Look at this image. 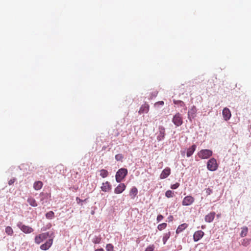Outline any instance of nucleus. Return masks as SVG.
Instances as JSON below:
<instances>
[{
	"mask_svg": "<svg viewBox=\"0 0 251 251\" xmlns=\"http://www.w3.org/2000/svg\"><path fill=\"white\" fill-rule=\"evenodd\" d=\"M127 170L126 168L120 169L116 174V180L117 182H121L127 174Z\"/></svg>",
	"mask_w": 251,
	"mask_h": 251,
	"instance_id": "nucleus-1",
	"label": "nucleus"
},
{
	"mask_svg": "<svg viewBox=\"0 0 251 251\" xmlns=\"http://www.w3.org/2000/svg\"><path fill=\"white\" fill-rule=\"evenodd\" d=\"M213 152L210 150L204 149L201 150L198 153V156L201 159H205L209 158L212 155Z\"/></svg>",
	"mask_w": 251,
	"mask_h": 251,
	"instance_id": "nucleus-2",
	"label": "nucleus"
},
{
	"mask_svg": "<svg viewBox=\"0 0 251 251\" xmlns=\"http://www.w3.org/2000/svg\"><path fill=\"white\" fill-rule=\"evenodd\" d=\"M218 168V164L216 159L212 158L207 162V168L210 171H215Z\"/></svg>",
	"mask_w": 251,
	"mask_h": 251,
	"instance_id": "nucleus-3",
	"label": "nucleus"
},
{
	"mask_svg": "<svg viewBox=\"0 0 251 251\" xmlns=\"http://www.w3.org/2000/svg\"><path fill=\"white\" fill-rule=\"evenodd\" d=\"M17 226L25 233H30L34 231L31 227L23 225L21 222H19Z\"/></svg>",
	"mask_w": 251,
	"mask_h": 251,
	"instance_id": "nucleus-4",
	"label": "nucleus"
},
{
	"mask_svg": "<svg viewBox=\"0 0 251 251\" xmlns=\"http://www.w3.org/2000/svg\"><path fill=\"white\" fill-rule=\"evenodd\" d=\"M172 122L176 126H180L183 123V119L181 114L179 113H177L176 114H175L174 116Z\"/></svg>",
	"mask_w": 251,
	"mask_h": 251,
	"instance_id": "nucleus-5",
	"label": "nucleus"
},
{
	"mask_svg": "<svg viewBox=\"0 0 251 251\" xmlns=\"http://www.w3.org/2000/svg\"><path fill=\"white\" fill-rule=\"evenodd\" d=\"M48 237H50L49 235V232L42 233L37 235L35 237V242L37 244H40L43 240L47 239Z\"/></svg>",
	"mask_w": 251,
	"mask_h": 251,
	"instance_id": "nucleus-6",
	"label": "nucleus"
},
{
	"mask_svg": "<svg viewBox=\"0 0 251 251\" xmlns=\"http://www.w3.org/2000/svg\"><path fill=\"white\" fill-rule=\"evenodd\" d=\"M195 201V199L191 196H187L183 199L182 204L184 206H188L192 204Z\"/></svg>",
	"mask_w": 251,
	"mask_h": 251,
	"instance_id": "nucleus-7",
	"label": "nucleus"
},
{
	"mask_svg": "<svg viewBox=\"0 0 251 251\" xmlns=\"http://www.w3.org/2000/svg\"><path fill=\"white\" fill-rule=\"evenodd\" d=\"M222 115L224 119L227 121L230 119L231 116L230 111L228 108L225 107L223 109L222 111Z\"/></svg>",
	"mask_w": 251,
	"mask_h": 251,
	"instance_id": "nucleus-8",
	"label": "nucleus"
},
{
	"mask_svg": "<svg viewBox=\"0 0 251 251\" xmlns=\"http://www.w3.org/2000/svg\"><path fill=\"white\" fill-rule=\"evenodd\" d=\"M126 188V186L124 183L119 184L114 189L115 194H121L124 192Z\"/></svg>",
	"mask_w": 251,
	"mask_h": 251,
	"instance_id": "nucleus-9",
	"label": "nucleus"
},
{
	"mask_svg": "<svg viewBox=\"0 0 251 251\" xmlns=\"http://www.w3.org/2000/svg\"><path fill=\"white\" fill-rule=\"evenodd\" d=\"M171 174V169L169 167L165 168L160 175L161 179H164L167 178Z\"/></svg>",
	"mask_w": 251,
	"mask_h": 251,
	"instance_id": "nucleus-10",
	"label": "nucleus"
},
{
	"mask_svg": "<svg viewBox=\"0 0 251 251\" xmlns=\"http://www.w3.org/2000/svg\"><path fill=\"white\" fill-rule=\"evenodd\" d=\"M204 235V232L201 230H198L196 231L193 235V239L194 241L197 242L200 240Z\"/></svg>",
	"mask_w": 251,
	"mask_h": 251,
	"instance_id": "nucleus-11",
	"label": "nucleus"
},
{
	"mask_svg": "<svg viewBox=\"0 0 251 251\" xmlns=\"http://www.w3.org/2000/svg\"><path fill=\"white\" fill-rule=\"evenodd\" d=\"M53 239L51 238L48 240L45 243L42 244L40 246V248L42 250H48L51 245L52 244Z\"/></svg>",
	"mask_w": 251,
	"mask_h": 251,
	"instance_id": "nucleus-12",
	"label": "nucleus"
},
{
	"mask_svg": "<svg viewBox=\"0 0 251 251\" xmlns=\"http://www.w3.org/2000/svg\"><path fill=\"white\" fill-rule=\"evenodd\" d=\"M159 133L157 137V139L158 141H161L164 139L165 136V128L163 126H159Z\"/></svg>",
	"mask_w": 251,
	"mask_h": 251,
	"instance_id": "nucleus-13",
	"label": "nucleus"
},
{
	"mask_svg": "<svg viewBox=\"0 0 251 251\" xmlns=\"http://www.w3.org/2000/svg\"><path fill=\"white\" fill-rule=\"evenodd\" d=\"M215 214L214 212H211L207 214L204 218L205 221L207 223L212 222L215 218Z\"/></svg>",
	"mask_w": 251,
	"mask_h": 251,
	"instance_id": "nucleus-14",
	"label": "nucleus"
},
{
	"mask_svg": "<svg viewBox=\"0 0 251 251\" xmlns=\"http://www.w3.org/2000/svg\"><path fill=\"white\" fill-rule=\"evenodd\" d=\"M100 188L102 191L107 192L111 189V185L108 181H106L102 183Z\"/></svg>",
	"mask_w": 251,
	"mask_h": 251,
	"instance_id": "nucleus-15",
	"label": "nucleus"
},
{
	"mask_svg": "<svg viewBox=\"0 0 251 251\" xmlns=\"http://www.w3.org/2000/svg\"><path fill=\"white\" fill-rule=\"evenodd\" d=\"M197 111V109L196 107L195 106H193L192 108L190 109V110H189L188 111V118L189 119H190L191 118H194L196 116Z\"/></svg>",
	"mask_w": 251,
	"mask_h": 251,
	"instance_id": "nucleus-16",
	"label": "nucleus"
},
{
	"mask_svg": "<svg viewBox=\"0 0 251 251\" xmlns=\"http://www.w3.org/2000/svg\"><path fill=\"white\" fill-rule=\"evenodd\" d=\"M138 194V190L136 187H132L129 191V195L131 199H134Z\"/></svg>",
	"mask_w": 251,
	"mask_h": 251,
	"instance_id": "nucleus-17",
	"label": "nucleus"
},
{
	"mask_svg": "<svg viewBox=\"0 0 251 251\" xmlns=\"http://www.w3.org/2000/svg\"><path fill=\"white\" fill-rule=\"evenodd\" d=\"M149 107L150 106L148 104L145 103L144 104L142 105L140 107L139 111V113L140 114L148 113L149 111Z\"/></svg>",
	"mask_w": 251,
	"mask_h": 251,
	"instance_id": "nucleus-18",
	"label": "nucleus"
},
{
	"mask_svg": "<svg viewBox=\"0 0 251 251\" xmlns=\"http://www.w3.org/2000/svg\"><path fill=\"white\" fill-rule=\"evenodd\" d=\"M196 149V146L193 145L191 147L187 149L186 155L188 157L191 156L195 151Z\"/></svg>",
	"mask_w": 251,
	"mask_h": 251,
	"instance_id": "nucleus-19",
	"label": "nucleus"
},
{
	"mask_svg": "<svg viewBox=\"0 0 251 251\" xmlns=\"http://www.w3.org/2000/svg\"><path fill=\"white\" fill-rule=\"evenodd\" d=\"M188 227V224L186 223L182 224L179 225L176 230V233L178 234L183 231L185 229Z\"/></svg>",
	"mask_w": 251,
	"mask_h": 251,
	"instance_id": "nucleus-20",
	"label": "nucleus"
},
{
	"mask_svg": "<svg viewBox=\"0 0 251 251\" xmlns=\"http://www.w3.org/2000/svg\"><path fill=\"white\" fill-rule=\"evenodd\" d=\"M43 182L41 181H35L33 184V188L35 190H39L43 187Z\"/></svg>",
	"mask_w": 251,
	"mask_h": 251,
	"instance_id": "nucleus-21",
	"label": "nucleus"
},
{
	"mask_svg": "<svg viewBox=\"0 0 251 251\" xmlns=\"http://www.w3.org/2000/svg\"><path fill=\"white\" fill-rule=\"evenodd\" d=\"M27 202L32 206L35 207L37 206V202L33 198H28L27 199Z\"/></svg>",
	"mask_w": 251,
	"mask_h": 251,
	"instance_id": "nucleus-22",
	"label": "nucleus"
},
{
	"mask_svg": "<svg viewBox=\"0 0 251 251\" xmlns=\"http://www.w3.org/2000/svg\"><path fill=\"white\" fill-rule=\"evenodd\" d=\"M170 236H171V232L170 231H168V232L164 234L163 239H162L164 244H166L167 241L170 238Z\"/></svg>",
	"mask_w": 251,
	"mask_h": 251,
	"instance_id": "nucleus-23",
	"label": "nucleus"
},
{
	"mask_svg": "<svg viewBox=\"0 0 251 251\" xmlns=\"http://www.w3.org/2000/svg\"><path fill=\"white\" fill-rule=\"evenodd\" d=\"M101 241V237L100 235L99 236H95L94 237V238L92 239V242L93 243L96 244H100Z\"/></svg>",
	"mask_w": 251,
	"mask_h": 251,
	"instance_id": "nucleus-24",
	"label": "nucleus"
},
{
	"mask_svg": "<svg viewBox=\"0 0 251 251\" xmlns=\"http://www.w3.org/2000/svg\"><path fill=\"white\" fill-rule=\"evenodd\" d=\"M100 175L102 177H106L108 176V172L105 169H101L100 171Z\"/></svg>",
	"mask_w": 251,
	"mask_h": 251,
	"instance_id": "nucleus-25",
	"label": "nucleus"
},
{
	"mask_svg": "<svg viewBox=\"0 0 251 251\" xmlns=\"http://www.w3.org/2000/svg\"><path fill=\"white\" fill-rule=\"evenodd\" d=\"M248 232V228L247 226H244L242 228V230L240 233L241 237H243L247 235Z\"/></svg>",
	"mask_w": 251,
	"mask_h": 251,
	"instance_id": "nucleus-26",
	"label": "nucleus"
},
{
	"mask_svg": "<svg viewBox=\"0 0 251 251\" xmlns=\"http://www.w3.org/2000/svg\"><path fill=\"white\" fill-rule=\"evenodd\" d=\"M5 232L9 236H12L14 233L13 229L10 226H7L5 227Z\"/></svg>",
	"mask_w": 251,
	"mask_h": 251,
	"instance_id": "nucleus-27",
	"label": "nucleus"
},
{
	"mask_svg": "<svg viewBox=\"0 0 251 251\" xmlns=\"http://www.w3.org/2000/svg\"><path fill=\"white\" fill-rule=\"evenodd\" d=\"M54 217V213L53 211H50L46 214V217L48 219H52Z\"/></svg>",
	"mask_w": 251,
	"mask_h": 251,
	"instance_id": "nucleus-28",
	"label": "nucleus"
},
{
	"mask_svg": "<svg viewBox=\"0 0 251 251\" xmlns=\"http://www.w3.org/2000/svg\"><path fill=\"white\" fill-rule=\"evenodd\" d=\"M174 104H175L176 105H178L181 107H184L185 106V104L184 102L181 100H174Z\"/></svg>",
	"mask_w": 251,
	"mask_h": 251,
	"instance_id": "nucleus-29",
	"label": "nucleus"
},
{
	"mask_svg": "<svg viewBox=\"0 0 251 251\" xmlns=\"http://www.w3.org/2000/svg\"><path fill=\"white\" fill-rule=\"evenodd\" d=\"M165 196L168 198H173L174 196V193L171 190H167L165 193Z\"/></svg>",
	"mask_w": 251,
	"mask_h": 251,
	"instance_id": "nucleus-30",
	"label": "nucleus"
},
{
	"mask_svg": "<svg viewBox=\"0 0 251 251\" xmlns=\"http://www.w3.org/2000/svg\"><path fill=\"white\" fill-rule=\"evenodd\" d=\"M167 224L165 223H162V224H159L158 226H157V228L159 230H162L164 229H165L166 227H167Z\"/></svg>",
	"mask_w": 251,
	"mask_h": 251,
	"instance_id": "nucleus-31",
	"label": "nucleus"
},
{
	"mask_svg": "<svg viewBox=\"0 0 251 251\" xmlns=\"http://www.w3.org/2000/svg\"><path fill=\"white\" fill-rule=\"evenodd\" d=\"M124 158V156L123 155L121 154V153H119V154H117L115 155V159L117 160V161H122L123 159Z\"/></svg>",
	"mask_w": 251,
	"mask_h": 251,
	"instance_id": "nucleus-32",
	"label": "nucleus"
},
{
	"mask_svg": "<svg viewBox=\"0 0 251 251\" xmlns=\"http://www.w3.org/2000/svg\"><path fill=\"white\" fill-rule=\"evenodd\" d=\"M114 247L111 244H108L106 246V250L107 251H113Z\"/></svg>",
	"mask_w": 251,
	"mask_h": 251,
	"instance_id": "nucleus-33",
	"label": "nucleus"
},
{
	"mask_svg": "<svg viewBox=\"0 0 251 251\" xmlns=\"http://www.w3.org/2000/svg\"><path fill=\"white\" fill-rule=\"evenodd\" d=\"M154 246L153 245H150L145 250V251H153Z\"/></svg>",
	"mask_w": 251,
	"mask_h": 251,
	"instance_id": "nucleus-34",
	"label": "nucleus"
},
{
	"mask_svg": "<svg viewBox=\"0 0 251 251\" xmlns=\"http://www.w3.org/2000/svg\"><path fill=\"white\" fill-rule=\"evenodd\" d=\"M179 186V183L178 182L174 184H173L171 186V188L172 189H176Z\"/></svg>",
	"mask_w": 251,
	"mask_h": 251,
	"instance_id": "nucleus-35",
	"label": "nucleus"
},
{
	"mask_svg": "<svg viewBox=\"0 0 251 251\" xmlns=\"http://www.w3.org/2000/svg\"><path fill=\"white\" fill-rule=\"evenodd\" d=\"M205 193L207 194V195H210L212 192V190L211 189H210V188L205 189Z\"/></svg>",
	"mask_w": 251,
	"mask_h": 251,
	"instance_id": "nucleus-36",
	"label": "nucleus"
},
{
	"mask_svg": "<svg viewBox=\"0 0 251 251\" xmlns=\"http://www.w3.org/2000/svg\"><path fill=\"white\" fill-rule=\"evenodd\" d=\"M163 218L164 217L162 215H159L157 217L156 220L158 222H159L161 221V220H162Z\"/></svg>",
	"mask_w": 251,
	"mask_h": 251,
	"instance_id": "nucleus-37",
	"label": "nucleus"
},
{
	"mask_svg": "<svg viewBox=\"0 0 251 251\" xmlns=\"http://www.w3.org/2000/svg\"><path fill=\"white\" fill-rule=\"evenodd\" d=\"M15 181V178L11 179L8 181V184L9 185H12V184H13L14 183Z\"/></svg>",
	"mask_w": 251,
	"mask_h": 251,
	"instance_id": "nucleus-38",
	"label": "nucleus"
},
{
	"mask_svg": "<svg viewBox=\"0 0 251 251\" xmlns=\"http://www.w3.org/2000/svg\"><path fill=\"white\" fill-rule=\"evenodd\" d=\"M86 200L85 199V200H84V201H86ZM76 201H77V203H80V202H81L83 201V200H82L80 199H79V198H78V197H77V198H76Z\"/></svg>",
	"mask_w": 251,
	"mask_h": 251,
	"instance_id": "nucleus-39",
	"label": "nucleus"
},
{
	"mask_svg": "<svg viewBox=\"0 0 251 251\" xmlns=\"http://www.w3.org/2000/svg\"><path fill=\"white\" fill-rule=\"evenodd\" d=\"M163 104H164V101H159L155 103V105H163Z\"/></svg>",
	"mask_w": 251,
	"mask_h": 251,
	"instance_id": "nucleus-40",
	"label": "nucleus"
},
{
	"mask_svg": "<svg viewBox=\"0 0 251 251\" xmlns=\"http://www.w3.org/2000/svg\"><path fill=\"white\" fill-rule=\"evenodd\" d=\"M95 251H104V250L102 248H100L97 249Z\"/></svg>",
	"mask_w": 251,
	"mask_h": 251,
	"instance_id": "nucleus-41",
	"label": "nucleus"
},
{
	"mask_svg": "<svg viewBox=\"0 0 251 251\" xmlns=\"http://www.w3.org/2000/svg\"><path fill=\"white\" fill-rule=\"evenodd\" d=\"M169 220L170 221H172L173 219V217L172 216H170L169 218H168Z\"/></svg>",
	"mask_w": 251,
	"mask_h": 251,
	"instance_id": "nucleus-42",
	"label": "nucleus"
},
{
	"mask_svg": "<svg viewBox=\"0 0 251 251\" xmlns=\"http://www.w3.org/2000/svg\"><path fill=\"white\" fill-rule=\"evenodd\" d=\"M157 92H154V93H153V97H156L157 96Z\"/></svg>",
	"mask_w": 251,
	"mask_h": 251,
	"instance_id": "nucleus-43",
	"label": "nucleus"
}]
</instances>
